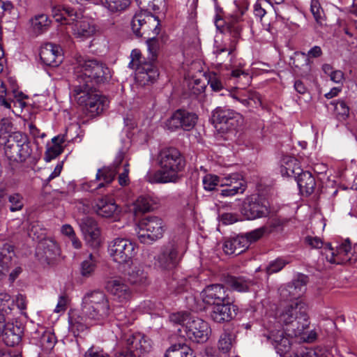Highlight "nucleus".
<instances>
[{
    "label": "nucleus",
    "mask_w": 357,
    "mask_h": 357,
    "mask_svg": "<svg viewBox=\"0 0 357 357\" xmlns=\"http://www.w3.org/2000/svg\"><path fill=\"white\" fill-rule=\"evenodd\" d=\"M110 313L109 299L102 291L89 292L83 297L80 316L70 318V330L77 335L90 326L102 323Z\"/></svg>",
    "instance_id": "nucleus-1"
},
{
    "label": "nucleus",
    "mask_w": 357,
    "mask_h": 357,
    "mask_svg": "<svg viewBox=\"0 0 357 357\" xmlns=\"http://www.w3.org/2000/svg\"><path fill=\"white\" fill-rule=\"evenodd\" d=\"M160 169L149 172L145 180L151 183H176L182 177L185 167V160L176 148L162 149L157 158Z\"/></svg>",
    "instance_id": "nucleus-2"
},
{
    "label": "nucleus",
    "mask_w": 357,
    "mask_h": 357,
    "mask_svg": "<svg viewBox=\"0 0 357 357\" xmlns=\"http://www.w3.org/2000/svg\"><path fill=\"white\" fill-rule=\"evenodd\" d=\"M149 52V61L142 58L141 52L135 49L131 52V61L129 67L135 70V79L142 85L153 83L158 77L159 73L154 62L157 60L160 44L155 37L152 36L146 40Z\"/></svg>",
    "instance_id": "nucleus-3"
},
{
    "label": "nucleus",
    "mask_w": 357,
    "mask_h": 357,
    "mask_svg": "<svg viewBox=\"0 0 357 357\" xmlns=\"http://www.w3.org/2000/svg\"><path fill=\"white\" fill-rule=\"evenodd\" d=\"M74 74L77 84L105 83L112 78L111 71L105 64L96 59H86L80 55L75 58Z\"/></svg>",
    "instance_id": "nucleus-4"
},
{
    "label": "nucleus",
    "mask_w": 357,
    "mask_h": 357,
    "mask_svg": "<svg viewBox=\"0 0 357 357\" xmlns=\"http://www.w3.org/2000/svg\"><path fill=\"white\" fill-rule=\"evenodd\" d=\"M278 321L288 326L292 335H301L310 325L306 304L301 301L289 304L280 314Z\"/></svg>",
    "instance_id": "nucleus-5"
},
{
    "label": "nucleus",
    "mask_w": 357,
    "mask_h": 357,
    "mask_svg": "<svg viewBox=\"0 0 357 357\" xmlns=\"http://www.w3.org/2000/svg\"><path fill=\"white\" fill-rule=\"evenodd\" d=\"M73 96L77 103L91 117L100 114L107 105L106 98L93 90L91 85L75 84Z\"/></svg>",
    "instance_id": "nucleus-6"
},
{
    "label": "nucleus",
    "mask_w": 357,
    "mask_h": 357,
    "mask_svg": "<svg viewBox=\"0 0 357 357\" xmlns=\"http://www.w3.org/2000/svg\"><path fill=\"white\" fill-rule=\"evenodd\" d=\"M0 146L10 162H24L32 152L28 137L20 132H14L8 138L0 137Z\"/></svg>",
    "instance_id": "nucleus-7"
},
{
    "label": "nucleus",
    "mask_w": 357,
    "mask_h": 357,
    "mask_svg": "<svg viewBox=\"0 0 357 357\" xmlns=\"http://www.w3.org/2000/svg\"><path fill=\"white\" fill-rule=\"evenodd\" d=\"M165 224L157 216H148L138 225L137 238L142 243H151L163 236Z\"/></svg>",
    "instance_id": "nucleus-8"
},
{
    "label": "nucleus",
    "mask_w": 357,
    "mask_h": 357,
    "mask_svg": "<svg viewBox=\"0 0 357 357\" xmlns=\"http://www.w3.org/2000/svg\"><path fill=\"white\" fill-rule=\"evenodd\" d=\"M137 245L128 238H116L108 245L112 259L119 264H130L137 254Z\"/></svg>",
    "instance_id": "nucleus-9"
},
{
    "label": "nucleus",
    "mask_w": 357,
    "mask_h": 357,
    "mask_svg": "<svg viewBox=\"0 0 357 357\" xmlns=\"http://www.w3.org/2000/svg\"><path fill=\"white\" fill-rule=\"evenodd\" d=\"M13 301L10 296L5 292L0 293V335L8 346H13L20 341V337L11 331V324L7 321V316L12 310Z\"/></svg>",
    "instance_id": "nucleus-10"
},
{
    "label": "nucleus",
    "mask_w": 357,
    "mask_h": 357,
    "mask_svg": "<svg viewBox=\"0 0 357 357\" xmlns=\"http://www.w3.org/2000/svg\"><path fill=\"white\" fill-rule=\"evenodd\" d=\"M212 121L217 129L225 132L239 127L243 123V116L232 109L218 107L213 112Z\"/></svg>",
    "instance_id": "nucleus-11"
},
{
    "label": "nucleus",
    "mask_w": 357,
    "mask_h": 357,
    "mask_svg": "<svg viewBox=\"0 0 357 357\" xmlns=\"http://www.w3.org/2000/svg\"><path fill=\"white\" fill-rule=\"evenodd\" d=\"M185 336L190 340L197 343L206 342L211 334L209 324L202 319L192 317L183 326Z\"/></svg>",
    "instance_id": "nucleus-12"
},
{
    "label": "nucleus",
    "mask_w": 357,
    "mask_h": 357,
    "mask_svg": "<svg viewBox=\"0 0 357 357\" xmlns=\"http://www.w3.org/2000/svg\"><path fill=\"white\" fill-rule=\"evenodd\" d=\"M324 250L327 261L331 264H341L357 260L355 245L351 248L350 241L348 240L337 247L335 250L331 248L330 244H326Z\"/></svg>",
    "instance_id": "nucleus-13"
},
{
    "label": "nucleus",
    "mask_w": 357,
    "mask_h": 357,
    "mask_svg": "<svg viewBox=\"0 0 357 357\" xmlns=\"http://www.w3.org/2000/svg\"><path fill=\"white\" fill-rule=\"evenodd\" d=\"M241 26L236 20L227 23L226 25V38L224 44L216 45L213 53L217 57L222 52H227L228 56H230L236 50V45L241 38Z\"/></svg>",
    "instance_id": "nucleus-14"
},
{
    "label": "nucleus",
    "mask_w": 357,
    "mask_h": 357,
    "mask_svg": "<svg viewBox=\"0 0 357 357\" xmlns=\"http://www.w3.org/2000/svg\"><path fill=\"white\" fill-rule=\"evenodd\" d=\"M308 282L307 276L299 274L291 283L282 286L279 289L280 295L284 301L303 302L301 297L306 291V285Z\"/></svg>",
    "instance_id": "nucleus-15"
},
{
    "label": "nucleus",
    "mask_w": 357,
    "mask_h": 357,
    "mask_svg": "<svg viewBox=\"0 0 357 357\" xmlns=\"http://www.w3.org/2000/svg\"><path fill=\"white\" fill-rule=\"evenodd\" d=\"M269 212L268 201L256 196L246 198L241 208L242 214L248 220L266 216Z\"/></svg>",
    "instance_id": "nucleus-16"
},
{
    "label": "nucleus",
    "mask_w": 357,
    "mask_h": 357,
    "mask_svg": "<svg viewBox=\"0 0 357 357\" xmlns=\"http://www.w3.org/2000/svg\"><path fill=\"white\" fill-rule=\"evenodd\" d=\"M105 289L113 299L122 304H126L132 297V290L121 278H111L105 284Z\"/></svg>",
    "instance_id": "nucleus-17"
},
{
    "label": "nucleus",
    "mask_w": 357,
    "mask_h": 357,
    "mask_svg": "<svg viewBox=\"0 0 357 357\" xmlns=\"http://www.w3.org/2000/svg\"><path fill=\"white\" fill-rule=\"evenodd\" d=\"M197 121V116L196 114L185 109H178L167 121L166 126L167 129L172 131L178 128L190 130L196 125Z\"/></svg>",
    "instance_id": "nucleus-18"
},
{
    "label": "nucleus",
    "mask_w": 357,
    "mask_h": 357,
    "mask_svg": "<svg viewBox=\"0 0 357 357\" xmlns=\"http://www.w3.org/2000/svg\"><path fill=\"white\" fill-rule=\"evenodd\" d=\"M178 242L169 243L157 257V265L162 270L175 268L180 259Z\"/></svg>",
    "instance_id": "nucleus-19"
},
{
    "label": "nucleus",
    "mask_w": 357,
    "mask_h": 357,
    "mask_svg": "<svg viewBox=\"0 0 357 357\" xmlns=\"http://www.w3.org/2000/svg\"><path fill=\"white\" fill-rule=\"evenodd\" d=\"M79 225L86 243L92 248H98L102 240L96 221L92 218L84 217L81 219Z\"/></svg>",
    "instance_id": "nucleus-20"
},
{
    "label": "nucleus",
    "mask_w": 357,
    "mask_h": 357,
    "mask_svg": "<svg viewBox=\"0 0 357 357\" xmlns=\"http://www.w3.org/2000/svg\"><path fill=\"white\" fill-rule=\"evenodd\" d=\"M220 186L227 187L221 191V195L225 197L243 193L246 188L242 176L237 173L227 174L221 177Z\"/></svg>",
    "instance_id": "nucleus-21"
},
{
    "label": "nucleus",
    "mask_w": 357,
    "mask_h": 357,
    "mask_svg": "<svg viewBox=\"0 0 357 357\" xmlns=\"http://www.w3.org/2000/svg\"><path fill=\"white\" fill-rule=\"evenodd\" d=\"M204 303L212 306L229 299L227 290L222 284H212L206 287L201 293Z\"/></svg>",
    "instance_id": "nucleus-22"
},
{
    "label": "nucleus",
    "mask_w": 357,
    "mask_h": 357,
    "mask_svg": "<svg viewBox=\"0 0 357 357\" xmlns=\"http://www.w3.org/2000/svg\"><path fill=\"white\" fill-rule=\"evenodd\" d=\"M40 57L44 64L56 67L63 61L62 50L55 44L46 43L40 48Z\"/></svg>",
    "instance_id": "nucleus-23"
},
{
    "label": "nucleus",
    "mask_w": 357,
    "mask_h": 357,
    "mask_svg": "<svg viewBox=\"0 0 357 357\" xmlns=\"http://www.w3.org/2000/svg\"><path fill=\"white\" fill-rule=\"evenodd\" d=\"M146 23L155 26V16L146 11H140L134 15L131 21V28L137 36L149 34Z\"/></svg>",
    "instance_id": "nucleus-24"
},
{
    "label": "nucleus",
    "mask_w": 357,
    "mask_h": 357,
    "mask_svg": "<svg viewBox=\"0 0 357 357\" xmlns=\"http://www.w3.org/2000/svg\"><path fill=\"white\" fill-rule=\"evenodd\" d=\"M236 315V306L230 300L212 306L210 317L215 322L222 323L230 321Z\"/></svg>",
    "instance_id": "nucleus-25"
},
{
    "label": "nucleus",
    "mask_w": 357,
    "mask_h": 357,
    "mask_svg": "<svg viewBox=\"0 0 357 357\" xmlns=\"http://www.w3.org/2000/svg\"><path fill=\"white\" fill-rule=\"evenodd\" d=\"M125 274L132 285L144 287L149 284L148 273L140 264L130 262V266L125 270Z\"/></svg>",
    "instance_id": "nucleus-26"
},
{
    "label": "nucleus",
    "mask_w": 357,
    "mask_h": 357,
    "mask_svg": "<svg viewBox=\"0 0 357 357\" xmlns=\"http://www.w3.org/2000/svg\"><path fill=\"white\" fill-rule=\"evenodd\" d=\"M126 153L123 151H119L111 165L98 170L96 179L102 180L107 184L110 183L114 179L116 174L119 172L121 162H123Z\"/></svg>",
    "instance_id": "nucleus-27"
},
{
    "label": "nucleus",
    "mask_w": 357,
    "mask_h": 357,
    "mask_svg": "<svg viewBox=\"0 0 357 357\" xmlns=\"http://www.w3.org/2000/svg\"><path fill=\"white\" fill-rule=\"evenodd\" d=\"M128 350L133 352L135 357H139L151 349V342L141 334L129 335L126 337Z\"/></svg>",
    "instance_id": "nucleus-28"
},
{
    "label": "nucleus",
    "mask_w": 357,
    "mask_h": 357,
    "mask_svg": "<svg viewBox=\"0 0 357 357\" xmlns=\"http://www.w3.org/2000/svg\"><path fill=\"white\" fill-rule=\"evenodd\" d=\"M93 207L98 215L107 218H116L121 212L115 202L107 197L98 199Z\"/></svg>",
    "instance_id": "nucleus-29"
},
{
    "label": "nucleus",
    "mask_w": 357,
    "mask_h": 357,
    "mask_svg": "<svg viewBox=\"0 0 357 357\" xmlns=\"http://www.w3.org/2000/svg\"><path fill=\"white\" fill-rule=\"evenodd\" d=\"M267 341L282 353L287 352L290 348V342L280 326L275 328H269L268 333L264 334Z\"/></svg>",
    "instance_id": "nucleus-30"
},
{
    "label": "nucleus",
    "mask_w": 357,
    "mask_h": 357,
    "mask_svg": "<svg viewBox=\"0 0 357 357\" xmlns=\"http://www.w3.org/2000/svg\"><path fill=\"white\" fill-rule=\"evenodd\" d=\"M322 55V50L319 46L312 47L307 54L304 52L295 53L293 58V65L298 69L303 68L305 73L310 70V58H318Z\"/></svg>",
    "instance_id": "nucleus-31"
},
{
    "label": "nucleus",
    "mask_w": 357,
    "mask_h": 357,
    "mask_svg": "<svg viewBox=\"0 0 357 357\" xmlns=\"http://www.w3.org/2000/svg\"><path fill=\"white\" fill-rule=\"evenodd\" d=\"M77 15L79 17L71 21V24H70L74 35L81 39H86L92 36L96 31L94 25L87 19H81L80 13H77Z\"/></svg>",
    "instance_id": "nucleus-32"
},
{
    "label": "nucleus",
    "mask_w": 357,
    "mask_h": 357,
    "mask_svg": "<svg viewBox=\"0 0 357 357\" xmlns=\"http://www.w3.org/2000/svg\"><path fill=\"white\" fill-rule=\"evenodd\" d=\"M280 170L282 176L294 178L302 171L298 160L290 155L282 157Z\"/></svg>",
    "instance_id": "nucleus-33"
},
{
    "label": "nucleus",
    "mask_w": 357,
    "mask_h": 357,
    "mask_svg": "<svg viewBox=\"0 0 357 357\" xmlns=\"http://www.w3.org/2000/svg\"><path fill=\"white\" fill-rule=\"evenodd\" d=\"M248 248V239L243 236L227 239L223 244L222 249L227 255H238Z\"/></svg>",
    "instance_id": "nucleus-34"
},
{
    "label": "nucleus",
    "mask_w": 357,
    "mask_h": 357,
    "mask_svg": "<svg viewBox=\"0 0 357 357\" xmlns=\"http://www.w3.org/2000/svg\"><path fill=\"white\" fill-rule=\"evenodd\" d=\"M225 284L234 291L247 292L250 291L254 282L243 276L228 275L225 278Z\"/></svg>",
    "instance_id": "nucleus-35"
},
{
    "label": "nucleus",
    "mask_w": 357,
    "mask_h": 357,
    "mask_svg": "<svg viewBox=\"0 0 357 357\" xmlns=\"http://www.w3.org/2000/svg\"><path fill=\"white\" fill-rule=\"evenodd\" d=\"M231 97L245 107H257L261 105L259 93L253 91H241L232 93Z\"/></svg>",
    "instance_id": "nucleus-36"
},
{
    "label": "nucleus",
    "mask_w": 357,
    "mask_h": 357,
    "mask_svg": "<svg viewBox=\"0 0 357 357\" xmlns=\"http://www.w3.org/2000/svg\"><path fill=\"white\" fill-rule=\"evenodd\" d=\"M301 192L303 195H309L314 190L316 182L312 174L307 171H301L296 177H295Z\"/></svg>",
    "instance_id": "nucleus-37"
},
{
    "label": "nucleus",
    "mask_w": 357,
    "mask_h": 357,
    "mask_svg": "<svg viewBox=\"0 0 357 357\" xmlns=\"http://www.w3.org/2000/svg\"><path fill=\"white\" fill-rule=\"evenodd\" d=\"M52 16L56 22L68 25L71 24V21L79 17L77 13L73 8H63L60 6L53 7Z\"/></svg>",
    "instance_id": "nucleus-38"
},
{
    "label": "nucleus",
    "mask_w": 357,
    "mask_h": 357,
    "mask_svg": "<svg viewBox=\"0 0 357 357\" xmlns=\"http://www.w3.org/2000/svg\"><path fill=\"white\" fill-rule=\"evenodd\" d=\"M131 3V0H94V3L105 8L110 13H119L124 11Z\"/></svg>",
    "instance_id": "nucleus-39"
},
{
    "label": "nucleus",
    "mask_w": 357,
    "mask_h": 357,
    "mask_svg": "<svg viewBox=\"0 0 357 357\" xmlns=\"http://www.w3.org/2000/svg\"><path fill=\"white\" fill-rule=\"evenodd\" d=\"M13 251L12 247L5 244L0 251V280L4 278L12 265V256Z\"/></svg>",
    "instance_id": "nucleus-40"
},
{
    "label": "nucleus",
    "mask_w": 357,
    "mask_h": 357,
    "mask_svg": "<svg viewBox=\"0 0 357 357\" xmlns=\"http://www.w3.org/2000/svg\"><path fill=\"white\" fill-rule=\"evenodd\" d=\"M163 357H195L192 349L184 344H175L169 347Z\"/></svg>",
    "instance_id": "nucleus-41"
},
{
    "label": "nucleus",
    "mask_w": 357,
    "mask_h": 357,
    "mask_svg": "<svg viewBox=\"0 0 357 357\" xmlns=\"http://www.w3.org/2000/svg\"><path fill=\"white\" fill-rule=\"evenodd\" d=\"M31 24L33 31L36 34H40L48 29L51 20L47 15L40 14L31 18Z\"/></svg>",
    "instance_id": "nucleus-42"
},
{
    "label": "nucleus",
    "mask_w": 357,
    "mask_h": 357,
    "mask_svg": "<svg viewBox=\"0 0 357 357\" xmlns=\"http://www.w3.org/2000/svg\"><path fill=\"white\" fill-rule=\"evenodd\" d=\"M98 264V255L89 254L80 264V273L84 278H89L94 273Z\"/></svg>",
    "instance_id": "nucleus-43"
},
{
    "label": "nucleus",
    "mask_w": 357,
    "mask_h": 357,
    "mask_svg": "<svg viewBox=\"0 0 357 357\" xmlns=\"http://www.w3.org/2000/svg\"><path fill=\"white\" fill-rule=\"evenodd\" d=\"M333 106V112L338 121H345L349 115V107L347 103L342 100H335L331 102Z\"/></svg>",
    "instance_id": "nucleus-44"
},
{
    "label": "nucleus",
    "mask_w": 357,
    "mask_h": 357,
    "mask_svg": "<svg viewBox=\"0 0 357 357\" xmlns=\"http://www.w3.org/2000/svg\"><path fill=\"white\" fill-rule=\"evenodd\" d=\"M8 202L10 203V210L12 212L21 211L24 204V199L23 196L17 192L10 194L8 197Z\"/></svg>",
    "instance_id": "nucleus-45"
},
{
    "label": "nucleus",
    "mask_w": 357,
    "mask_h": 357,
    "mask_svg": "<svg viewBox=\"0 0 357 357\" xmlns=\"http://www.w3.org/2000/svg\"><path fill=\"white\" fill-rule=\"evenodd\" d=\"M56 337L54 333L50 331H45L40 337V345L43 350L50 351L56 344Z\"/></svg>",
    "instance_id": "nucleus-46"
},
{
    "label": "nucleus",
    "mask_w": 357,
    "mask_h": 357,
    "mask_svg": "<svg viewBox=\"0 0 357 357\" xmlns=\"http://www.w3.org/2000/svg\"><path fill=\"white\" fill-rule=\"evenodd\" d=\"M192 317L190 316L189 314L180 312L176 313H173L169 316V320L176 324L181 325V328L178 329L180 333L183 332V326L186 324V322L192 319Z\"/></svg>",
    "instance_id": "nucleus-47"
},
{
    "label": "nucleus",
    "mask_w": 357,
    "mask_h": 357,
    "mask_svg": "<svg viewBox=\"0 0 357 357\" xmlns=\"http://www.w3.org/2000/svg\"><path fill=\"white\" fill-rule=\"evenodd\" d=\"M232 335L224 333L220 335L218 341V349L222 353H227L232 349Z\"/></svg>",
    "instance_id": "nucleus-48"
},
{
    "label": "nucleus",
    "mask_w": 357,
    "mask_h": 357,
    "mask_svg": "<svg viewBox=\"0 0 357 357\" xmlns=\"http://www.w3.org/2000/svg\"><path fill=\"white\" fill-rule=\"evenodd\" d=\"M206 78L208 80V84L213 91H220L224 88L222 82L219 75L213 72H209L206 75Z\"/></svg>",
    "instance_id": "nucleus-49"
},
{
    "label": "nucleus",
    "mask_w": 357,
    "mask_h": 357,
    "mask_svg": "<svg viewBox=\"0 0 357 357\" xmlns=\"http://www.w3.org/2000/svg\"><path fill=\"white\" fill-rule=\"evenodd\" d=\"M221 178L214 174H206L203 177L202 183L206 190H213L218 185H220Z\"/></svg>",
    "instance_id": "nucleus-50"
},
{
    "label": "nucleus",
    "mask_w": 357,
    "mask_h": 357,
    "mask_svg": "<svg viewBox=\"0 0 357 357\" xmlns=\"http://www.w3.org/2000/svg\"><path fill=\"white\" fill-rule=\"evenodd\" d=\"M271 229H268L267 226L260 227L250 232L247 233L245 236H243L246 239H248V243L250 242H254L259 239L263 235L265 234L271 233Z\"/></svg>",
    "instance_id": "nucleus-51"
},
{
    "label": "nucleus",
    "mask_w": 357,
    "mask_h": 357,
    "mask_svg": "<svg viewBox=\"0 0 357 357\" xmlns=\"http://www.w3.org/2000/svg\"><path fill=\"white\" fill-rule=\"evenodd\" d=\"M310 10L314 16L315 21L321 24L324 19V11L321 8L320 3L317 0H312L310 4Z\"/></svg>",
    "instance_id": "nucleus-52"
},
{
    "label": "nucleus",
    "mask_w": 357,
    "mask_h": 357,
    "mask_svg": "<svg viewBox=\"0 0 357 357\" xmlns=\"http://www.w3.org/2000/svg\"><path fill=\"white\" fill-rule=\"evenodd\" d=\"M286 264L287 262L282 259H277L271 261L266 268L267 274L271 275L281 271Z\"/></svg>",
    "instance_id": "nucleus-53"
},
{
    "label": "nucleus",
    "mask_w": 357,
    "mask_h": 357,
    "mask_svg": "<svg viewBox=\"0 0 357 357\" xmlns=\"http://www.w3.org/2000/svg\"><path fill=\"white\" fill-rule=\"evenodd\" d=\"M123 172L119 174V183L122 185H126L129 183V162L127 160H123V162H121Z\"/></svg>",
    "instance_id": "nucleus-54"
},
{
    "label": "nucleus",
    "mask_w": 357,
    "mask_h": 357,
    "mask_svg": "<svg viewBox=\"0 0 357 357\" xmlns=\"http://www.w3.org/2000/svg\"><path fill=\"white\" fill-rule=\"evenodd\" d=\"M135 208L140 212H146L151 209V204L149 199L145 197H139L135 202Z\"/></svg>",
    "instance_id": "nucleus-55"
},
{
    "label": "nucleus",
    "mask_w": 357,
    "mask_h": 357,
    "mask_svg": "<svg viewBox=\"0 0 357 357\" xmlns=\"http://www.w3.org/2000/svg\"><path fill=\"white\" fill-rule=\"evenodd\" d=\"M62 146L53 144L51 147L47 149L45 153V160L47 162L50 161L51 160L55 158L59 155H60L62 153Z\"/></svg>",
    "instance_id": "nucleus-56"
},
{
    "label": "nucleus",
    "mask_w": 357,
    "mask_h": 357,
    "mask_svg": "<svg viewBox=\"0 0 357 357\" xmlns=\"http://www.w3.org/2000/svg\"><path fill=\"white\" fill-rule=\"evenodd\" d=\"M84 357H109L101 348L91 347L84 354Z\"/></svg>",
    "instance_id": "nucleus-57"
},
{
    "label": "nucleus",
    "mask_w": 357,
    "mask_h": 357,
    "mask_svg": "<svg viewBox=\"0 0 357 357\" xmlns=\"http://www.w3.org/2000/svg\"><path fill=\"white\" fill-rule=\"evenodd\" d=\"M268 1L266 0H258L254 5V14L255 17H259L260 20L266 15V11L264 5Z\"/></svg>",
    "instance_id": "nucleus-58"
},
{
    "label": "nucleus",
    "mask_w": 357,
    "mask_h": 357,
    "mask_svg": "<svg viewBox=\"0 0 357 357\" xmlns=\"http://www.w3.org/2000/svg\"><path fill=\"white\" fill-rule=\"evenodd\" d=\"M12 124L8 120L3 119L0 122V137L8 138L12 135Z\"/></svg>",
    "instance_id": "nucleus-59"
},
{
    "label": "nucleus",
    "mask_w": 357,
    "mask_h": 357,
    "mask_svg": "<svg viewBox=\"0 0 357 357\" xmlns=\"http://www.w3.org/2000/svg\"><path fill=\"white\" fill-rule=\"evenodd\" d=\"M305 242L312 248H321L323 246L321 239L317 236H307Z\"/></svg>",
    "instance_id": "nucleus-60"
},
{
    "label": "nucleus",
    "mask_w": 357,
    "mask_h": 357,
    "mask_svg": "<svg viewBox=\"0 0 357 357\" xmlns=\"http://www.w3.org/2000/svg\"><path fill=\"white\" fill-rule=\"evenodd\" d=\"M68 303V298L66 295H61L59 298L57 305L54 309V312L56 313L63 312L66 310V305Z\"/></svg>",
    "instance_id": "nucleus-61"
},
{
    "label": "nucleus",
    "mask_w": 357,
    "mask_h": 357,
    "mask_svg": "<svg viewBox=\"0 0 357 357\" xmlns=\"http://www.w3.org/2000/svg\"><path fill=\"white\" fill-rule=\"evenodd\" d=\"M221 221L225 225H231L233 224L238 220V217L236 214L225 213L221 215Z\"/></svg>",
    "instance_id": "nucleus-62"
},
{
    "label": "nucleus",
    "mask_w": 357,
    "mask_h": 357,
    "mask_svg": "<svg viewBox=\"0 0 357 357\" xmlns=\"http://www.w3.org/2000/svg\"><path fill=\"white\" fill-rule=\"evenodd\" d=\"M155 26L150 25L149 23H146V29H149V34H147L149 36V38L154 36L155 37L157 35L159 34L160 29L159 27L160 26V22L157 17H155Z\"/></svg>",
    "instance_id": "nucleus-63"
},
{
    "label": "nucleus",
    "mask_w": 357,
    "mask_h": 357,
    "mask_svg": "<svg viewBox=\"0 0 357 357\" xmlns=\"http://www.w3.org/2000/svg\"><path fill=\"white\" fill-rule=\"evenodd\" d=\"M332 82L340 84L344 80V73L340 70H335V71L329 76Z\"/></svg>",
    "instance_id": "nucleus-64"
}]
</instances>
